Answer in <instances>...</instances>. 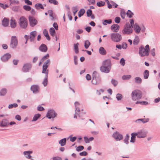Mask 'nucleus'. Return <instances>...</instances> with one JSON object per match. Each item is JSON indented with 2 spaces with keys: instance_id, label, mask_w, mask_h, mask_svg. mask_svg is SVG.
<instances>
[{
  "instance_id": "f257e3e1",
  "label": "nucleus",
  "mask_w": 160,
  "mask_h": 160,
  "mask_svg": "<svg viewBox=\"0 0 160 160\" xmlns=\"http://www.w3.org/2000/svg\"><path fill=\"white\" fill-rule=\"evenodd\" d=\"M111 63L109 59L106 60L102 62V65L100 67V70L102 72L109 73L111 70Z\"/></svg>"
},
{
  "instance_id": "f03ea898",
  "label": "nucleus",
  "mask_w": 160,
  "mask_h": 160,
  "mask_svg": "<svg viewBox=\"0 0 160 160\" xmlns=\"http://www.w3.org/2000/svg\"><path fill=\"white\" fill-rule=\"evenodd\" d=\"M132 99L136 101L140 99L142 96V93L140 90L136 89L133 90L131 94Z\"/></svg>"
},
{
  "instance_id": "7ed1b4c3",
  "label": "nucleus",
  "mask_w": 160,
  "mask_h": 160,
  "mask_svg": "<svg viewBox=\"0 0 160 160\" xmlns=\"http://www.w3.org/2000/svg\"><path fill=\"white\" fill-rule=\"evenodd\" d=\"M149 46L147 45L145 48L143 46H141L139 48V54L141 57L148 56L149 54Z\"/></svg>"
},
{
  "instance_id": "20e7f679",
  "label": "nucleus",
  "mask_w": 160,
  "mask_h": 160,
  "mask_svg": "<svg viewBox=\"0 0 160 160\" xmlns=\"http://www.w3.org/2000/svg\"><path fill=\"white\" fill-rule=\"evenodd\" d=\"M101 82V78L99 74L95 71H94L92 75V83L94 85L99 84Z\"/></svg>"
},
{
  "instance_id": "39448f33",
  "label": "nucleus",
  "mask_w": 160,
  "mask_h": 160,
  "mask_svg": "<svg viewBox=\"0 0 160 160\" xmlns=\"http://www.w3.org/2000/svg\"><path fill=\"white\" fill-rule=\"evenodd\" d=\"M133 30L129 22H127L125 25L122 33L123 34L129 35L132 32Z\"/></svg>"
},
{
  "instance_id": "423d86ee",
  "label": "nucleus",
  "mask_w": 160,
  "mask_h": 160,
  "mask_svg": "<svg viewBox=\"0 0 160 160\" xmlns=\"http://www.w3.org/2000/svg\"><path fill=\"white\" fill-rule=\"evenodd\" d=\"M111 40L113 42H118L122 39V36L119 33H112L110 35Z\"/></svg>"
},
{
  "instance_id": "0eeeda50",
  "label": "nucleus",
  "mask_w": 160,
  "mask_h": 160,
  "mask_svg": "<svg viewBox=\"0 0 160 160\" xmlns=\"http://www.w3.org/2000/svg\"><path fill=\"white\" fill-rule=\"evenodd\" d=\"M19 24L22 28L24 29L27 28L28 25L27 20L24 17H21L19 19Z\"/></svg>"
},
{
  "instance_id": "6e6552de",
  "label": "nucleus",
  "mask_w": 160,
  "mask_h": 160,
  "mask_svg": "<svg viewBox=\"0 0 160 160\" xmlns=\"http://www.w3.org/2000/svg\"><path fill=\"white\" fill-rule=\"evenodd\" d=\"M18 45V39L15 36H12L11 37L10 43V47L12 49L16 48Z\"/></svg>"
},
{
  "instance_id": "1a4fd4ad",
  "label": "nucleus",
  "mask_w": 160,
  "mask_h": 160,
  "mask_svg": "<svg viewBox=\"0 0 160 160\" xmlns=\"http://www.w3.org/2000/svg\"><path fill=\"white\" fill-rule=\"evenodd\" d=\"M50 63V59L47 60L45 61L42 66V73L46 74V75H48V70H47L48 66Z\"/></svg>"
},
{
  "instance_id": "9d476101",
  "label": "nucleus",
  "mask_w": 160,
  "mask_h": 160,
  "mask_svg": "<svg viewBox=\"0 0 160 160\" xmlns=\"http://www.w3.org/2000/svg\"><path fill=\"white\" fill-rule=\"evenodd\" d=\"M57 114L52 109L49 110L47 112L46 116L48 119L53 118L57 116Z\"/></svg>"
},
{
  "instance_id": "9b49d317",
  "label": "nucleus",
  "mask_w": 160,
  "mask_h": 160,
  "mask_svg": "<svg viewBox=\"0 0 160 160\" xmlns=\"http://www.w3.org/2000/svg\"><path fill=\"white\" fill-rule=\"evenodd\" d=\"M75 106V112L74 116V118H77V115H78L79 117L81 118V114H79L78 112H79L80 111V108H79V106L80 103L78 102H76L74 103Z\"/></svg>"
},
{
  "instance_id": "f8f14e48",
  "label": "nucleus",
  "mask_w": 160,
  "mask_h": 160,
  "mask_svg": "<svg viewBox=\"0 0 160 160\" xmlns=\"http://www.w3.org/2000/svg\"><path fill=\"white\" fill-rule=\"evenodd\" d=\"M32 65L30 63H26L24 64L22 68V71L24 72H28L31 69Z\"/></svg>"
},
{
  "instance_id": "ddd939ff",
  "label": "nucleus",
  "mask_w": 160,
  "mask_h": 160,
  "mask_svg": "<svg viewBox=\"0 0 160 160\" xmlns=\"http://www.w3.org/2000/svg\"><path fill=\"white\" fill-rule=\"evenodd\" d=\"M28 19L30 25L31 27H33L37 24L38 21L34 17L29 16Z\"/></svg>"
},
{
  "instance_id": "4468645a",
  "label": "nucleus",
  "mask_w": 160,
  "mask_h": 160,
  "mask_svg": "<svg viewBox=\"0 0 160 160\" xmlns=\"http://www.w3.org/2000/svg\"><path fill=\"white\" fill-rule=\"evenodd\" d=\"M32 153V151H25L23 152V154L25 157L27 159L30 160H34L32 157L31 155V154Z\"/></svg>"
},
{
  "instance_id": "2eb2a0df",
  "label": "nucleus",
  "mask_w": 160,
  "mask_h": 160,
  "mask_svg": "<svg viewBox=\"0 0 160 160\" xmlns=\"http://www.w3.org/2000/svg\"><path fill=\"white\" fill-rule=\"evenodd\" d=\"M136 133L137 134V138H144L147 136V132L144 130H141Z\"/></svg>"
},
{
  "instance_id": "dca6fc26",
  "label": "nucleus",
  "mask_w": 160,
  "mask_h": 160,
  "mask_svg": "<svg viewBox=\"0 0 160 160\" xmlns=\"http://www.w3.org/2000/svg\"><path fill=\"white\" fill-rule=\"evenodd\" d=\"M113 137L117 140H121L123 138L122 135L118 132H116L114 133Z\"/></svg>"
},
{
  "instance_id": "f3484780",
  "label": "nucleus",
  "mask_w": 160,
  "mask_h": 160,
  "mask_svg": "<svg viewBox=\"0 0 160 160\" xmlns=\"http://www.w3.org/2000/svg\"><path fill=\"white\" fill-rule=\"evenodd\" d=\"M39 88L38 85H33L31 87V90L34 93H37L39 92Z\"/></svg>"
},
{
  "instance_id": "a211bd4d",
  "label": "nucleus",
  "mask_w": 160,
  "mask_h": 160,
  "mask_svg": "<svg viewBox=\"0 0 160 160\" xmlns=\"http://www.w3.org/2000/svg\"><path fill=\"white\" fill-rule=\"evenodd\" d=\"M11 55L10 54L6 53L2 57L1 59L2 61L5 62L8 61L11 57Z\"/></svg>"
},
{
  "instance_id": "6ab92c4d",
  "label": "nucleus",
  "mask_w": 160,
  "mask_h": 160,
  "mask_svg": "<svg viewBox=\"0 0 160 160\" xmlns=\"http://www.w3.org/2000/svg\"><path fill=\"white\" fill-rule=\"evenodd\" d=\"M37 32L35 31L30 32L29 36L30 42H32L34 41V39L37 35Z\"/></svg>"
},
{
  "instance_id": "aec40b11",
  "label": "nucleus",
  "mask_w": 160,
  "mask_h": 160,
  "mask_svg": "<svg viewBox=\"0 0 160 160\" xmlns=\"http://www.w3.org/2000/svg\"><path fill=\"white\" fill-rule=\"evenodd\" d=\"M119 29V26L117 24H114L111 26V29L113 32H117Z\"/></svg>"
},
{
  "instance_id": "412c9836",
  "label": "nucleus",
  "mask_w": 160,
  "mask_h": 160,
  "mask_svg": "<svg viewBox=\"0 0 160 160\" xmlns=\"http://www.w3.org/2000/svg\"><path fill=\"white\" fill-rule=\"evenodd\" d=\"M39 49L42 52H46L48 50V48L45 44H42L39 47Z\"/></svg>"
},
{
  "instance_id": "4be33fe9",
  "label": "nucleus",
  "mask_w": 160,
  "mask_h": 160,
  "mask_svg": "<svg viewBox=\"0 0 160 160\" xmlns=\"http://www.w3.org/2000/svg\"><path fill=\"white\" fill-rule=\"evenodd\" d=\"M149 118H142L138 119L135 121V122L137 123H140V122H142L143 123H145L149 121Z\"/></svg>"
},
{
  "instance_id": "5701e85b",
  "label": "nucleus",
  "mask_w": 160,
  "mask_h": 160,
  "mask_svg": "<svg viewBox=\"0 0 160 160\" xmlns=\"http://www.w3.org/2000/svg\"><path fill=\"white\" fill-rule=\"evenodd\" d=\"M133 28L137 33L138 34L140 32L141 30V28L137 23H135L134 24Z\"/></svg>"
},
{
  "instance_id": "b1692460",
  "label": "nucleus",
  "mask_w": 160,
  "mask_h": 160,
  "mask_svg": "<svg viewBox=\"0 0 160 160\" xmlns=\"http://www.w3.org/2000/svg\"><path fill=\"white\" fill-rule=\"evenodd\" d=\"M9 19L4 18L2 21V25L5 27H7L8 25Z\"/></svg>"
},
{
  "instance_id": "393cba45",
  "label": "nucleus",
  "mask_w": 160,
  "mask_h": 160,
  "mask_svg": "<svg viewBox=\"0 0 160 160\" xmlns=\"http://www.w3.org/2000/svg\"><path fill=\"white\" fill-rule=\"evenodd\" d=\"M8 120L6 119H3L1 121L0 125L1 127H5L8 125Z\"/></svg>"
},
{
  "instance_id": "a878e982",
  "label": "nucleus",
  "mask_w": 160,
  "mask_h": 160,
  "mask_svg": "<svg viewBox=\"0 0 160 160\" xmlns=\"http://www.w3.org/2000/svg\"><path fill=\"white\" fill-rule=\"evenodd\" d=\"M99 52L101 55H105L106 54L107 52L103 47H101L99 49Z\"/></svg>"
},
{
  "instance_id": "bb28decb",
  "label": "nucleus",
  "mask_w": 160,
  "mask_h": 160,
  "mask_svg": "<svg viewBox=\"0 0 160 160\" xmlns=\"http://www.w3.org/2000/svg\"><path fill=\"white\" fill-rule=\"evenodd\" d=\"M43 33L48 40L49 41L50 40V38L48 32L46 29H44L43 30Z\"/></svg>"
},
{
  "instance_id": "cd10ccee",
  "label": "nucleus",
  "mask_w": 160,
  "mask_h": 160,
  "mask_svg": "<svg viewBox=\"0 0 160 160\" xmlns=\"http://www.w3.org/2000/svg\"><path fill=\"white\" fill-rule=\"evenodd\" d=\"M10 26L12 28H14L16 27V22L15 20L12 18L10 20Z\"/></svg>"
},
{
  "instance_id": "c85d7f7f",
  "label": "nucleus",
  "mask_w": 160,
  "mask_h": 160,
  "mask_svg": "<svg viewBox=\"0 0 160 160\" xmlns=\"http://www.w3.org/2000/svg\"><path fill=\"white\" fill-rule=\"evenodd\" d=\"M79 44L77 42L76 43H75L74 44V48L75 51V52L76 54H77L79 52V49H78V45Z\"/></svg>"
},
{
  "instance_id": "c756f323",
  "label": "nucleus",
  "mask_w": 160,
  "mask_h": 160,
  "mask_svg": "<svg viewBox=\"0 0 160 160\" xmlns=\"http://www.w3.org/2000/svg\"><path fill=\"white\" fill-rule=\"evenodd\" d=\"M7 89L5 88H3L1 89L0 91V96H4L6 94Z\"/></svg>"
},
{
  "instance_id": "7c9ffc66",
  "label": "nucleus",
  "mask_w": 160,
  "mask_h": 160,
  "mask_svg": "<svg viewBox=\"0 0 160 160\" xmlns=\"http://www.w3.org/2000/svg\"><path fill=\"white\" fill-rule=\"evenodd\" d=\"M49 32L50 35L52 37H54L56 34V32L54 29L51 28L49 29Z\"/></svg>"
},
{
  "instance_id": "2f4dec72",
  "label": "nucleus",
  "mask_w": 160,
  "mask_h": 160,
  "mask_svg": "<svg viewBox=\"0 0 160 160\" xmlns=\"http://www.w3.org/2000/svg\"><path fill=\"white\" fill-rule=\"evenodd\" d=\"M149 76V72L148 70H145L143 72V77L145 79H148Z\"/></svg>"
},
{
  "instance_id": "473e14b6",
  "label": "nucleus",
  "mask_w": 160,
  "mask_h": 160,
  "mask_svg": "<svg viewBox=\"0 0 160 160\" xmlns=\"http://www.w3.org/2000/svg\"><path fill=\"white\" fill-rule=\"evenodd\" d=\"M139 42V39L138 37L136 36L133 40V44L135 45H137Z\"/></svg>"
},
{
  "instance_id": "72a5a7b5",
  "label": "nucleus",
  "mask_w": 160,
  "mask_h": 160,
  "mask_svg": "<svg viewBox=\"0 0 160 160\" xmlns=\"http://www.w3.org/2000/svg\"><path fill=\"white\" fill-rule=\"evenodd\" d=\"M41 116V115L40 114L38 113L35 114L33 118L32 122L35 121H37L38 118H39Z\"/></svg>"
},
{
  "instance_id": "f704fd0d",
  "label": "nucleus",
  "mask_w": 160,
  "mask_h": 160,
  "mask_svg": "<svg viewBox=\"0 0 160 160\" xmlns=\"http://www.w3.org/2000/svg\"><path fill=\"white\" fill-rule=\"evenodd\" d=\"M35 7L37 9H39L40 8H41L43 9H44V7L42 4L37 3H36L35 5Z\"/></svg>"
},
{
  "instance_id": "c9c22d12",
  "label": "nucleus",
  "mask_w": 160,
  "mask_h": 160,
  "mask_svg": "<svg viewBox=\"0 0 160 160\" xmlns=\"http://www.w3.org/2000/svg\"><path fill=\"white\" fill-rule=\"evenodd\" d=\"M131 77V76L130 75H125L122 77V79L123 80H129Z\"/></svg>"
},
{
  "instance_id": "e433bc0d",
  "label": "nucleus",
  "mask_w": 160,
  "mask_h": 160,
  "mask_svg": "<svg viewBox=\"0 0 160 160\" xmlns=\"http://www.w3.org/2000/svg\"><path fill=\"white\" fill-rule=\"evenodd\" d=\"M134 79L135 82L137 83L140 84L142 82V79L139 77H136Z\"/></svg>"
},
{
  "instance_id": "4c0bfd02",
  "label": "nucleus",
  "mask_w": 160,
  "mask_h": 160,
  "mask_svg": "<svg viewBox=\"0 0 160 160\" xmlns=\"http://www.w3.org/2000/svg\"><path fill=\"white\" fill-rule=\"evenodd\" d=\"M85 12V10L83 9H81L78 12V16L79 17H80L83 15Z\"/></svg>"
},
{
  "instance_id": "58836bf2",
  "label": "nucleus",
  "mask_w": 160,
  "mask_h": 160,
  "mask_svg": "<svg viewBox=\"0 0 160 160\" xmlns=\"http://www.w3.org/2000/svg\"><path fill=\"white\" fill-rule=\"evenodd\" d=\"M48 75H46L42 83L44 87H46L48 84Z\"/></svg>"
},
{
  "instance_id": "ea45409f",
  "label": "nucleus",
  "mask_w": 160,
  "mask_h": 160,
  "mask_svg": "<svg viewBox=\"0 0 160 160\" xmlns=\"http://www.w3.org/2000/svg\"><path fill=\"white\" fill-rule=\"evenodd\" d=\"M112 21L111 19H106L103 21L102 22L103 24L104 25H107V23L110 24L112 23Z\"/></svg>"
},
{
  "instance_id": "a19ab883",
  "label": "nucleus",
  "mask_w": 160,
  "mask_h": 160,
  "mask_svg": "<svg viewBox=\"0 0 160 160\" xmlns=\"http://www.w3.org/2000/svg\"><path fill=\"white\" fill-rule=\"evenodd\" d=\"M135 104H140L142 105H146L148 104V102L147 101H137L135 102Z\"/></svg>"
},
{
  "instance_id": "79ce46f5",
  "label": "nucleus",
  "mask_w": 160,
  "mask_h": 160,
  "mask_svg": "<svg viewBox=\"0 0 160 160\" xmlns=\"http://www.w3.org/2000/svg\"><path fill=\"white\" fill-rule=\"evenodd\" d=\"M90 45V43L88 40H86L84 42V47L85 48L88 49Z\"/></svg>"
},
{
  "instance_id": "37998d69",
  "label": "nucleus",
  "mask_w": 160,
  "mask_h": 160,
  "mask_svg": "<svg viewBox=\"0 0 160 160\" xmlns=\"http://www.w3.org/2000/svg\"><path fill=\"white\" fill-rule=\"evenodd\" d=\"M131 137L130 140H135L136 137H137V134L136 132H133L131 134Z\"/></svg>"
},
{
  "instance_id": "c03bdc74",
  "label": "nucleus",
  "mask_w": 160,
  "mask_h": 160,
  "mask_svg": "<svg viewBox=\"0 0 160 160\" xmlns=\"http://www.w3.org/2000/svg\"><path fill=\"white\" fill-rule=\"evenodd\" d=\"M105 2H104L100 1L98 2L97 3V5L99 7H102L104 6L105 5Z\"/></svg>"
},
{
  "instance_id": "a18cd8bd",
  "label": "nucleus",
  "mask_w": 160,
  "mask_h": 160,
  "mask_svg": "<svg viewBox=\"0 0 160 160\" xmlns=\"http://www.w3.org/2000/svg\"><path fill=\"white\" fill-rule=\"evenodd\" d=\"M127 15L129 18L132 17L133 13L130 10H128L126 13Z\"/></svg>"
},
{
  "instance_id": "49530a36",
  "label": "nucleus",
  "mask_w": 160,
  "mask_h": 160,
  "mask_svg": "<svg viewBox=\"0 0 160 160\" xmlns=\"http://www.w3.org/2000/svg\"><path fill=\"white\" fill-rule=\"evenodd\" d=\"M72 10L73 12L74 16H75L76 12L78 11V7L77 6H74L72 7Z\"/></svg>"
},
{
  "instance_id": "de8ad7c7",
  "label": "nucleus",
  "mask_w": 160,
  "mask_h": 160,
  "mask_svg": "<svg viewBox=\"0 0 160 160\" xmlns=\"http://www.w3.org/2000/svg\"><path fill=\"white\" fill-rule=\"evenodd\" d=\"M122 98V96L121 94L118 93L116 95V98L118 101L120 100Z\"/></svg>"
},
{
  "instance_id": "09e8293b",
  "label": "nucleus",
  "mask_w": 160,
  "mask_h": 160,
  "mask_svg": "<svg viewBox=\"0 0 160 160\" xmlns=\"http://www.w3.org/2000/svg\"><path fill=\"white\" fill-rule=\"evenodd\" d=\"M18 106V104L17 103H14L13 104H10L8 105V108L9 109H11L13 108H16Z\"/></svg>"
},
{
  "instance_id": "8fccbe9b",
  "label": "nucleus",
  "mask_w": 160,
  "mask_h": 160,
  "mask_svg": "<svg viewBox=\"0 0 160 160\" xmlns=\"http://www.w3.org/2000/svg\"><path fill=\"white\" fill-rule=\"evenodd\" d=\"M48 2L51 3H53L55 5L58 4V2L56 0H48Z\"/></svg>"
},
{
  "instance_id": "3c124183",
  "label": "nucleus",
  "mask_w": 160,
  "mask_h": 160,
  "mask_svg": "<svg viewBox=\"0 0 160 160\" xmlns=\"http://www.w3.org/2000/svg\"><path fill=\"white\" fill-rule=\"evenodd\" d=\"M23 9L26 11H29L31 10V8L30 6L25 5L23 6Z\"/></svg>"
},
{
  "instance_id": "603ef678",
  "label": "nucleus",
  "mask_w": 160,
  "mask_h": 160,
  "mask_svg": "<svg viewBox=\"0 0 160 160\" xmlns=\"http://www.w3.org/2000/svg\"><path fill=\"white\" fill-rule=\"evenodd\" d=\"M111 82L112 84L114 86H116L118 84V82L113 79L111 80Z\"/></svg>"
},
{
  "instance_id": "864d4df0",
  "label": "nucleus",
  "mask_w": 160,
  "mask_h": 160,
  "mask_svg": "<svg viewBox=\"0 0 160 160\" xmlns=\"http://www.w3.org/2000/svg\"><path fill=\"white\" fill-rule=\"evenodd\" d=\"M83 149V146H79L77 148L76 150L77 151L79 152L82 150Z\"/></svg>"
},
{
  "instance_id": "5fc2aeb1",
  "label": "nucleus",
  "mask_w": 160,
  "mask_h": 160,
  "mask_svg": "<svg viewBox=\"0 0 160 160\" xmlns=\"http://www.w3.org/2000/svg\"><path fill=\"white\" fill-rule=\"evenodd\" d=\"M87 14L88 17H90L92 14V11L89 9L87 11Z\"/></svg>"
},
{
  "instance_id": "6e6d98bb",
  "label": "nucleus",
  "mask_w": 160,
  "mask_h": 160,
  "mask_svg": "<svg viewBox=\"0 0 160 160\" xmlns=\"http://www.w3.org/2000/svg\"><path fill=\"white\" fill-rule=\"evenodd\" d=\"M120 64L123 66L125 65V61L124 59L122 58L120 61Z\"/></svg>"
},
{
  "instance_id": "4d7b16f0",
  "label": "nucleus",
  "mask_w": 160,
  "mask_h": 160,
  "mask_svg": "<svg viewBox=\"0 0 160 160\" xmlns=\"http://www.w3.org/2000/svg\"><path fill=\"white\" fill-rule=\"evenodd\" d=\"M121 19L119 17H117L114 19L115 22L117 23H119Z\"/></svg>"
},
{
  "instance_id": "13d9d810",
  "label": "nucleus",
  "mask_w": 160,
  "mask_h": 160,
  "mask_svg": "<svg viewBox=\"0 0 160 160\" xmlns=\"http://www.w3.org/2000/svg\"><path fill=\"white\" fill-rule=\"evenodd\" d=\"M49 57V54H47L46 55L43 57L41 59L42 61H44L45 60L48 59Z\"/></svg>"
},
{
  "instance_id": "bf43d9fd",
  "label": "nucleus",
  "mask_w": 160,
  "mask_h": 160,
  "mask_svg": "<svg viewBox=\"0 0 160 160\" xmlns=\"http://www.w3.org/2000/svg\"><path fill=\"white\" fill-rule=\"evenodd\" d=\"M66 143V141H59V143L61 146H64Z\"/></svg>"
},
{
  "instance_id": "052dcab7",
  "label": "nucleus",
  "mask_w": 160,
  "mask_h": 160,
  "mask_svg": "<svg viewBox=\"0 0 160 160\" xmlns=\"http://www.w3.org/2000/svg\"><path fill=\"white\" fill-rule=\"evenodd\" d=\"M72 135L70 136L69 137L67 138V140H69L70 139V140H76L77 139V137H72Z\"/></svg>"
},
{
  "instance_id": "680f3d73",
  "label": "nucleus",
  "mask_w": 160,
  "mask_h": 160,
  "mask_svg": "<svg viewBox=\"0 0 160 160\" xmlns=\"http://www.w3.org/2000/svg\"><path fill=\"white\" fill-rule=\"evenodd\" d=\"M122 48L125 49L127 48V44L125 42H123L122 44Z\"/></svg>"
},
{
  "instance_id": "e2e57ef3",
  "label": "nucleus",
  "mask_w": 160,
  "mask_h": 160,
  "mask_svg": "<svg viewBox=\"0 0 160 160\" xmlns=\"http://www.w3.org/2000/svg\"><path fill=\"white\" fill-rule=\"evenodd\" d=\"M74 62L75 65H77L78 64V57L76 56H74Z\"/></svg>"
},
{
  "instance_id": "0e129e2a",
  "label": "nucleus",
  "mask_w": 160,
  "mask_h": 160,
  "mask_svg": "<svg viewBox=\"0 0 160 160\" xmlns=\"http://www.w3.org/2000/svg\"><path fill=\"white\" fill-rule=\"evenodd\" d=\"M120 15L121 17L122 18L124 19L125 18L126 16V14L124 12L121 11V12Z\"/></svg>"
},
{
  "instance_id": "69168bd1",
  "label": "nucleus",
  "mask_w": 160,
  "mask_h": 160,
  "mask_svg": "<svg viewBox=\"0 0 160 160\" xmlns=\"http://www.w3.org/2000/svg\"><path fill=\"white\" fill-rule=\"evenodd\" d=\"M79 154L81 156H85L87 155V153L85 151H83L82 152H80Z\"/></svg>"
},
{
  "instance_id": "338daca9",
  "label": "nucleus",
  "mask_w": 160,
  "mask_h": 160,
  "mask_svg": "<svg viewBox=\"0 0 160 160\" xmlns=\"http://www.w3.org/2000/svg\"><path fill=\"white\" fill-rule=\"evenodd\" d=\"M25 2L29 5H31L32 4V2L29 0H24Z\"/></svg>"
},
{
  "instance_id": "774afa93",
  "label": "nucleus",
  "mask_w": 160,
  "mask_h": 160,
  "mask_svg": "<svg viewBox=\"0 0 160 160\" xmlns=\"http://www.w3.org/2000/svg\"><path fill=\"white\" fill-rule=\"evenodd\" d=\"M53 160H62L61 158L58 157H55L52 158Z\"/></svg>"
}]
</instances>
